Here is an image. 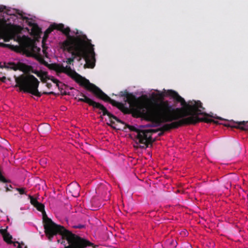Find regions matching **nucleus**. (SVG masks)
I'll use <instances>...</instances> for the list:
<instances>
[{"mask_svg": "<svg viewBox=\"0 0 248 248\" xmlns=\"http://www.w3.org/2000/svg\"><path fill=\"white\" fill-rule=\"evenodd\" d=\"M166 95L171 96L176 102L181 103L183 106L181 108H173L169 113V116L179 117L173 121L177 120L180 118L178 123L174 124V127L181 126L185 125L195 124L200 122H203L206 123H211L215 122V120L207 118H199L198 115H202L205 117H213L205 112L202 111L204 108L202 106L200 101H191L186 103L185 99L182 97L176 92L172 90H168ZM217 119L222 120L221 117H215Z\"/></svg>", "mask_w": 248, "mask_h": 248, "instance_id": "1", "label": "nucleus"}, {"mask_svg": "<svg viewBox=\"0 0 248 248\" xmlns=\"http://www.w3.org/2000/svg\"><path fill=\"white\" fill-rule=\"evenodd\" d=\"M125 102H127L130 106L136 107L137 112L141 117L153 123V125L148 126H159L162 123L172 122L179 117L169 116V113L173 110V108L167 101L159 102L154 101L151 105H148L145 103H138L135 95L129 93Z\"/></svg>", "mask_w": 248, "mask_h": 248, "instance_id": "2", "label": "nucleus"}, {"mask_svg": "<svg viewBox=\"0 0 248 248\" xmlns=\"http://www.w3.org/2000/svg\"><path fill=\"white\" fill-rule=\"evenodd\" d=\"M34 207L39 211L43 212L45 232L50 241L52 240L54 235L59 234L62 236V239H66L67 241L69 244L64 248H85L93 245L89 241L72 233L63 226L54 223L47 217L43 204L38 202Z\"/></svg>", "mask_w": 248, "mask_h": 248, "instance_id": "3", "label": "nucleus"}, {"mask_svg": "<svg viewBox=\"0 0 248 248\" xmlns=\"http://www.w3.org/2000/svg\"><path fill=\"white\" fill-rule=\"evenodd\" d=\"M0 37L4 42H8L10 40L17 42L19 46H14L9 44L0 43V46L9 48H15L23 52L28 57L35 58L40 63L48 66V63L45 61L44 58L39 54H37L40 51V48L38 47L35 43L29 40V38L25 35L21 36V33L15 30H4L3 29V23L0 19Z\"/></svg>", "mask_w": 248, "mask_h": 248, "instance_id": "4", "label": "nucleus"}, {"mask_svg": "<svg viewBox=\"0 0 248 248\" xmlns=\"http://www.w3.org/2000/svg\"><path fill=\"white\" fill-rule=\"evenodd\" d=\"M47 67L49 69L55 70L57 72L63 73L67 74L80 86L84 87L87 90L93 92L98 98L105 102H109L113 106L117 107L124 113H128L129 112V108L125 107L124 104L111 99L100 88L94 84L90 83L88 79L82 77L75 70H72L70 66L67 65L64 67L62 65L54 63L51 64H48Z\"/></svg>", "mask_w": 248, "mask_h": 248, "instance_id": "5", "label": "nucleus"}, {"mask_svg": "<svg viewBox=\"0 0 248 248\" xmlns=\"http://www.w3.org/2000/svg\"><path fill=\"white\" fill-rule=\"evenodd\" d=\"M80 96H82V98H78V102L86 103L89 106L93 107L94 108L99 109L102 112V115L103 116L107 115L110 119L112 118L116 120L117 122L124 124L129 128L130 131L136 132L137 133L135 136L136 143H140L143 144V137L145 135V132L143 131V130L139 129L134 126L126 124L122 120H120L117 117L108 112L107 109L103 105L99 103L94 101L91 98L86 96L83 93H80Z\"/></svg>", "mask_w": 248, "mask_h": 248, "instance_id": "6", "label": "nucleus"}, {"mask_svg": "<svg viewBox=\"0 0 248 248\" xmlns=\"http://www.w3.org/2000/svg\"><path fill=\"white\" fill-rule=\"evenodd\" d=\"M16 87L19 88L20 91L30 93L38 97H41L42 93L38 91L39 81L33 75H22L18 77H16Z\"/></svg>", "mask_w": 248, "mask_h": 248, "instance_id": "7", "label": "nucleus"}, {"mask_svg": "<svg viewBox=\"0 0 248 248\" xmlns=\"http://www.w3.org/2000/svg\"><path fill=\"white\" fill-rule=\"evenodd\" d=\"M178 121H175L171 122L170 124H164L160 128L157 129H146L143 130L145 132V135L143 137V145H140V147L141 148H147L149 145H152V144L155 142V140L153 139L152 137V134L157 132L159 131H169L172 129L177 128L179 126L174 127V124L176 123H178Z\"/></svg>", "mask_w": 248, "mask_h": 248, "instance_id": "8", "label": "nucleus"}, {"mask_svg": "<svg viewBox=\"0 0 248 248\" xmlns=\"http://www.w3.org/2000/svg\"><path fill=\"white\" fill-rule=\"evenodd\" d=\"M85 49V54L82 56L85 62V67L93 68L95 66V52L94 51L93 45L91 43V40L88 39L81 45Z\"/></svg>", "mask_w": 248, "mask_h": 248, "instance_id": "9", "label": "nucleus"}, {"mask_svg": "<svg viewBox=\"0 0 248 248\" xmlns=\"http://www.w3.org/2000/svg\"><path fill=\"white\" fill-rule=\"evenodd\" d=\"M70 31L69 27L64 28L62 31V32L66 36V39L62 42V46L81 45L89 39L85 34L76 36H71L70 35Z\"/></svg>", "mask_w": 248, "mask_h": 248, "instance_id": "10", "label": "nucleus"}, {"mask_svg": "<svg viewBox=\"0 0 248 248\" xmlns=\"http://www.w3.org/2000/svg\"><path fill=\"white\" fill-rule=\"evenodd\" d=\"M62 48L63 50L72 55L71 57L67 59L66 62L68 64H73L75 59L79 62L82 59V56L85 54L84 48L81 45L62 46Z\"/></svg>", "mask_w": 248, "mask_h": 248, "instance_id": "11", "label": "nucleus"}, {"mask_svg": "<svg viewBox=\"0 0 248 248\" xmlns=\"http://www.w3.org/2000/svg\"><path fill=\"white\" fill-rule=\"evenodd\" d=\"M5 67L7 68H10L14 70H19L24 72H29L32 69V67L30 65H28L22 62H18L16 64L14 62H9L5 66Z\"/></svg>", "mask_w": 248, "mask_h": 248, "instance_id": "12", "label": "nucleus"}, {"mask_svg": "<svg viewBox=\"0 0 248 248\" xmlns=\"http://www.w3.org/2000/svg\"><path fill=\"white\" fill-rule=\"evenodd\" d=\"M224 125L227 127L240 129L243 130H248V121H240L234 122V124L232 125L230 124H225Z\"/></svg>", "mask_w": 248, "mask_h": 248, "instance_id": "13", "label": "nucleus"}, {"mask_svg": "<svg viewBox=\"0 0 248 248\" xmlns=\"http://www.w3.org/2000/svg\"><path fill=\"white\" fill-rule=\"evenodd\" d=\"M67 190L74 197H77L79 195L80 186L76 183H72L67 186Z\"/></svg>", "mask_w": 248, "mask_h": 248, "instance_id": "14", "label": "nucleus"}, {"mask_svg": "<svg viewBox=\"0 0 248 248\" xmlns=\"http://www.w3.org/2000/svg\"><path fill=\"white\" fill-rule=\"evenodd\" d=\"M32 72L35 74L38 77L41 78H47L48 79H50L53 83L56 84V86L58 87L59 89H61V86L60 84L62 85V83L60 82L57 79L52 77V78H49L47 77V73L46 72H38L37 71H32Z\"/></svg>", "mask_w": 248, "mask_h": 248, "instance_id": "15", "label": "nucleus"}, {"mask_svg": "<svg viewBox=\"0 0 248 248\" xmlns=\"http://www.w3.org/2000/svg\"><path fill=\"white\" fill-rule=\"evenodd\" d=\"M0 233L3 236V240L8 244H12L13 241L12 236L8 233L6 229H2L0 231Z\"/></svg>", "mask_w": 248, "mask_h": 248, "instance_id": "16", "label": "nucleus"}, {"mask_svg": "<svg viewBox=\"0 0 248 248\" xmlns=\"http://www.w3.org/2000/svg\"><path fill=\"white\" fill-rule=\"evenodd\" d=\"M28 24L30 26L32 27L31 31L35 35L39 36L40 35L42 32L41 29L36 24L29 22Z\"/></svg>", "mask_w": 248, "mask_h": 248, "instance_id": "17", "label": "nucleus"}, {"mask_svg": "<svg viewBox=\"0 0 248 248\" xmlns=\"http://www.w3.org/2000/svg\"><path fill=\"white\" fill-rule=\"evenodd\" d=\"M52 27L53 28L54 30H57L62 32L64 29V26L62 23H53L52 24Z\"/></svg>", "mask_w": 248, "mask_h": 248, "instance_id": "18", "label": "nucleus"}, {"mask_svg": "<svg viewBox=\"0 0 248 248\" xmlns=\"http://www.w3.org/2000/svg\"><path fill=\"white\" fill-rule=\"evenodd\" d=\"M48 37V35L44 33V36H43V39H42V46L43 48V51L45 54H46V50L45 49L44 45H45V42L46 41V40L47 39Z\"/></svg>", "mask_w": 248, "mask_h": 248, "instance_id": "19", "label": "nucleus"}, {"mask_svg": "<svg viewBox=\"0 0 248 248\" xmlns=\"http://www.w3.org/2000/svg\"><path fill=\"white\" fill-rule=\"evenodd\" d=\"M28 198L30 200V202L34 206L38 202L37 199L35 198H34L33 196L29 195Z\"/></svg>", "mask_w": 248, "mask_h": 248, "instance_id": "20", "label": "nucleus"}, {"mask_svg": "<svg viewBox=\"0 0 248 248\" xmlns=\"http://www.w3.org/2000/svg\"><path fill=\"white\" fill-rule=\"evenodd\" d=\"M16 190L20 194L23 195V194H26V192L25 191V188L22 187V188H16Z\"/></svg>", "mask_w": 248, "mask_h": 248, "instance_id": "21", "label": "nucleus"}, {"mask_svg": "<svg viewBox=\"0 0 248 248\" xmlns=\"http://www.w3.org/2000/svg\"><path fill=\"white\" fill-rule=\"evenodd\" d=\"M54 30L53 28L52 27V24L46 29V30L45 31L44 33L49 34Z\"/></svg>", "mask_w": 248, "mask_h": 248, "instance_id": "22", "label": "nucleus"}, {"mask_svg": "<svg viewBox=\"0 0 248 248\" xmlns=\"http://www.w3.org/2000/svg\"><path fill=\"white\" fill-rule=\"evenodd\" d=\"M129 94V93L126 90H125L124 91H121L120 93V96L122 97H124L125 98Z\"/></svg>", "mask_w": 248, "mask_h": 248, "instance_id": "23", "label": "nucleus"}, {"mask_svg": "<svg viewBox=\"0 0 248 248\" xmlns=\"http://www.w3.org/2000/svg\"><path fill=\"white\" fill-rule=\"evenodd\" d=\"M0 181L3 183H8L10 182V181L7 180L1 174V172H0Z\"/></svg>", "mask_w": 248, "mask_h": 248, "instance_id": "24", "label": "nucleus"}, {"mask_svg": "<svg viewBox=\"0 0 248 248\" xmlns=\"http://www.w3.org/2000/svg\"><path fill=\"white\" fill-rule=\"evenodd\" d=\"M5 188H6V191H11V188H12V186L11 185H9V186H5Z\"/></svg>", "mask_w": 248, "mask_h": 248, "instance_id": "25", "label": "nucleus"}, {"mask_svg": "<svg viewBox=\"0 0 248 248\" xmlns=\"http://www.w3.org/2000/svg\"><path fill=\"white\" fill-rule=\"evenodd\" d=\"M43 94H53L55 95V93L53 92H43Z\"/></svg>", "mask_w": 248, "mask_h": 248, "instance_id": "26", "label": "nucleus"}, {"mask_svg": "<svg viewBox=\"0 0 248 248\" xmlns=\"http://www.w3.org/2000/svg\"><path fill=\"white\" fill-rule=\"evenodd\" d=\"M84 227V226L82 225H79L74 226V228H78V229L83 228Z\"/></svg>", "mask_w": 248, "mask_h": 248, "instance_id": "27", "label": "nucleus"}, {"mask_svg": "<svg viewBox=\"0 0 248 248\" xmlns=\"http://www.w3.org/2000/svg\"><path fill=\"white\" fill-rule=\"evenodd\" d=\"M6 8V7L4 6H1L0 7V12H3L4 9Z\"/></svg>", "mask_w": 248, "mask_h": 248, "instance_id": "28", "label": "nucleus"}, {"mask_svg": "<svg viewBox=\"0 0 248 248\" xmlns=\"http://www.w3.org/2000/svg\"><path fill=\"white\" fill-rule=\"evenodd\" d=\"M0 80L3 82H4L5 81V80H6V77H3L2 78H0Z\"/></svg>", "mask_w": 248, "mask_h": 248, "instance_id": "29", "label": "nucleus"}, {"mask_svg": "<svg viewBox=\"0 0 248 248\" xmlns=\"http://www.w3.org/2000/svg\"><path fill=\"white\" fill-rule=\"evenodd\" d=\"M44 127V126L43 125H39L38 127V130L40 131H42Z\"/></svg>", "mask_w": 248, "mask_h": 248, "instance_id": "30", "label": "nucleus"}, {"mask_svg": "<svg viewBox=\"0 0 248 248\" xmlns=\"http://www.w3.org/2000/svg\"><path fill=\"white\" fill-rule=\"evenodd\" d=\"M19 15L21 16V17L23 19H26V20H28L29 18L27 17H25V16H23V15L22 14H19Z\"/></svg>", "mask_w": 248, "mask_h": 248, "instance_id": "31", "label": "nucleus"}, {"mask_svg": "<svg viewBox=\"0 0 248 248\" xmlns=\"http://www.w3.org/2000/svg\"><path fill=\"white\" fill-rule=\"evenodd\" d=\"M161 132L160 133H158V135L159 136H162L163 134H164V132L165 131H160Z\"/></svg>", "mask_w": 248, "mask_h": 248, "instance_id": "32", "label": "nucleus"}, {"mask_svg": "<svg viewBox=\"0 0 248 248\" xmlns=\"http://www.w3.org/2000/svg\"><path fill=\"white\" fill-rule=\"evenodd\" d=\"M46 86L47 88H50L52 86V85L51 83H47Z\"/></svg>", "mask_w": 248, "mask_h": 248, "instance_id": "33", "label": "nucleus"}, {"mask_svg": "<svg viewBox=\"0 0 248 248\" xmlns=\"http://www.w3.org/2000/svg\"><path fill=\"white\" fill-rule=\"evenodd\" d=\"M213 123L215 124H220V123H219L218 121H215V122H213Z\"/></svg>", "mask_w": 248, "mask_h": 248, "instance_id": "34", "label": "nucleus"}, {"mask_svg": "<svg viewBox=\"0 0 248 248\" xmlns=\"http://www.w3.org/2000/svg\"><path fill=\"white\" fill-rule=\"evenodd\" d=\"M46 129H47V131H49V125H46Z\"/></svg>", "mask_w": 248, "mask_h": 248, "instance_id": "35", "label": "nucleus"}, {"mask_svg": "<svg viewBox=\"0 0 248 248\" xmlns=\"http://www.w3.org/2000/svg\"><path fill=\"white\" fill-rule=\"evenodd\" d=\"M75 34H76V35H78V30L77 31H76V32L75 33Z\"/></svg>", "mask_w": 248, "mask_h": 248, "instance_id": "36", "label": "nucleus"}, {"mask_svg": "<svg viewBox=\"0 0 248 248\" xmlns=\"http://www.w3.org/2000/svg\"><path fill=\"white\" fill-rule=\"evenodd\" d=\"M110 123L112 124H114V122L112 121V120L110 121Z\"/></svg>", "mask_w": 248, "mask_h": 248, "instance_id": "37", "label": "nucleus"}, {"mask_svg": "<svg viewBox=\"0 0 248 248\" xmlns=\"http://www.w3.org/2000/svg\"><path fill=\"white\" fill-rule=\"evenodd\" d=\"M18 248H22V247L20 246V245H19L18 246Z\"/></svg>", "mask_w": 248, "mask_h": 248, "instance_id": "38", "label": "nucleus"}, {"mask_svg": "<svg viewBox=\"0 0 248 248\" xmlns=\"http://www.w3.org/2000/svg\"><path fill=\"white\" fill-rule=\"evenodd\" d=\"M58 242L59 243H60V241L59 240H58Z\"/></svg>", "mask_w": 248, "mask_h": 248, "instance_id": "39", "label": "nucleus"}, {"mask_svg": "<svg viewBox=\"0 0 248 248\" xmlns=\"http://www.w3.org/2000/svg\"><path fill=\"white\" fill-rule=\"evenodd\" d=\"M25 248H27V246H25Z\"/></svg>", "mask_w": 248, "mask_h": 248, "instance_id": "40", "label": "nucleus"}]
</instances>
